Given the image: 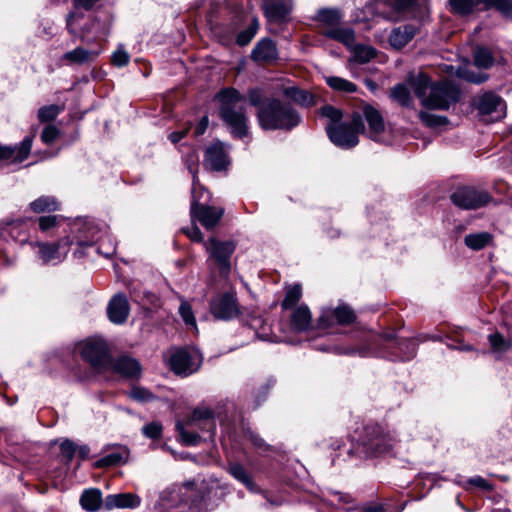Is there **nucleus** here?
Listing matches in <instances>:
<instances>
[{"label": "nucleus", "instance_id": "nucleus-1", "mask_svg": "<svg viewBox=\"0 0 512 512\" xmlns=\"http://www.w3.org/2000/svg\"><path fill=\"white\" fill-rule=\"evenodd\" d=\"M408 82L421 104L428 109L447 110L459 100L460 91L450 81L432 83L427 75L418 73L410 76Z\"/></svg>", "mask_w": 512, "mask_h": 512}, {"label": "nucleus", "instance_id": "nucleus-48", "mask_svg": "<svg viewBox=\"0 0 512 512\" xmlns=\"http://www.w3.org/2000/svg\"><path fill=\"white\" fill-rule=\"evenodd\" d=\"M162 425L159 422H151L142 428V433L150 439H158L162 434Z\"/></svg>", "mask_w": 512, "mask_h": 512}, {"label": "nucleus", "instance_id": "nucleus-49", "mask_svg": "<svg viewBox=\"0 0 512 512\" xmlns=\"http://www.w3.org/2000/svg\"><path fill=\"white\" fill-rule=\"evenodd\" d=\"M489 342H490L492 349L496 352L506 351L509 347V344L507 343V341L499 333L490 334Z\"/></svg>", "mask_w": 512, "mask_h": 512}, {"label": "nucleus", "instance_id": "nucleus-9", "mask_svg": "<svg viewBox=\"0 0 512 512\" xmlns=\"http://www.w3.org/2000/svg\"><path fill=\"white\" fill-rule=\"evenodd\" d=\"M202 361V354L197 349H178L169 358L171 370L182 377L197 372Z\"/></svg>", "mask_w": 512, "mask_h": 512}, {"label": "nucleus", "instance_id": "nucleus-59", "mask_svg": "<svg viewBox=\"0 0 512 512\" xmlns=\"http://www.w3.org/2000/svg\"><path fill=\"white\" fill-rule=\"evenodd\" d=\"M189 129H190V126L186 127L183 130L172 132L169 135V139L171 140L172 143L176 144L187 135Z\"/></svg>", "mask_w": 512, "mask_h": 512}, {"label": "nucleus", "instance_id": "nucleus-20", "mask_svg": "<svg viewBox=\"0 0 512 512\" xmlns=\"http://www.w3.org/2000/svg\"><path fill=\"white\" fill-rule=\"evenodd\" d=\"M107 314L112 323L123 324L129 315L127 297L122 293L116 294L108 304Z\"/></svg>", "mask_w": 512, "mask_h": 512}, {"label": "nucleus", "instance_id": "nucleus-23", "mask_svg": "<svg viewBox=\"0 0 512 512\" xmlns=\"http://www.w3.org/2000/svg\"><path fill=\"white\" fill-rule=\"evenodd\" d=\"M102 51L103 48L86 49L77 47L72 51L66 52L62 56V60L66 61L68 64L83 65L95 61Z\"/></svg>", "mask_w": 512, "mask_h": 512}, {"label": "nucleus", "instance_id": "nucleus-18", "mask_svg": "<svg viewBox=\"0 0 512 512\" xmlns=\"http://www.w3.org/2000/svg\"><path fill=\"white\" fill-rule=\"evenodd\" d=\"M108 369H112L125 378L138 379L141 376L140 363L129 356H121L114 362L110 359Z\"/></svg>", "mask_w": 512, "mask_h": 512}, {"label": "nucleus", "instance_id": "nucleus-63", "mask_svg": "<svg viewBox=\"0 0 512 512\" xmlns=\"http://www.w3.org/2000/svg\"><path fill=\"white\" fill-rule=\"evenodd\" d=\"M383 507L381 505L368 506L363 509V512H382Z\"/></svg>", "mask_w": 512, "mask_h": 512}, {"label": "nucleus", "instance_id": "nucleus-50", "mask_svg": "<svg viewBox=\"0 0 512 512\" xmlns=\"http://www.w3.org/2000/svg\"><path fill=\"white\" fill-rule=\"evenodd\" d=\"M257 23H253L249 28L240 32L237 36V43L240 46H245L251 42L256 34Z\"/></svg>", "mask_w": 512, "mask_h": 512}, {"label": "nucleus", "instance_id": "nucleus-7", "mask_svg": "<svg viewBox=\"0 0 512 512\" xmlns=\"http://www.w3.org/2000/svg\"><path fill=\"white\" fill-rule=\"evenodd\" d=\"M360 444L367 454L380 455L392 449L394 440L381 426L370 425L364 428Z\"/></svg>", "mask_w": 512, "mask_h": 512}, {"label": "nucleus", "instance_id": "nucleus-17", "mask_svg": "<svg viewBox=\"0 0 512 512\" xmlns=\"http://www.w3.org/2000/svg\"><path fill=\"white\" fill-rule=\"evenodd\" d=\"M32 147V138L25 137L19 146L10 147L0 144V161H7L10 163H20L24 161Z\"/></svg>", "mask_w": 512, "mask_h": 512}, {"label": "nucleus", "instance_id": "nucleus-6", "mask_svg": "<svg viewBox=\"0 0 512 512\" xmlns=\"http://www.w3.org/2000/svg\"><path fill=\"white\" fill-rule=\"evenodd\" d=\"M451 11L465 16L495 8L504 17L512 18V0H449Z\"/></svg>", "mask_w": 512, "mask_h": 512}, {"label": "nucleus", "instance_id": "nucleus-10", "mask_svg": "<svg viewBox=\"0 0 512 512\" xmlns=\"http://www.w3.org/2000/svg\"><path fill=\"white\" fill-rule=\"evenodd\" d=\"M82 358L89 362L97 371H106L110 365L107 346L101 339H89L80 346Z\"/></svg>", "mask_w": 512, "mask_h": 512}, {"label": "nucleus", "instance_id": "nucleus-22", "mask_svg": "<svg viewBox=\"0 0 512 512\" xmlns=\"http://www.w3.org/2000/svg\"><path fill=\"white\" fill-rule=\"evenodd\" d=\"M293 6L292 0H264L263 9L265 16L271 21L285 18Z\"/></svg>", "mask_w": 512, "mask_h": 512}, {"label": "nucleus", "instance_id": "nucleus-39", "mask_svg": "<svg viewBox=\"0 0 512 512\" xmlns=\"http://www.w3.org/2000/svg\"><path fill=\"white\" fill-rule=\"evenodd\" d=\"M64 105H47L38 110V119L41 122H49L54 120L63 110Z\"/></svg>", "mask_w": 512, "mask_h": 512}, {"label": "nucleus", "instance_id": "nucleus-51", "mask_svg": "<svg viewBox=\"0 0 512 512\" xmlns=\"http://www.w3.org/2000/svg\"><path fill=\"white\" fill-rule=\"evenodd\" d=\"M59 216L50 215V216H42L38 219L39 229L42 232H47L53 227L57 225Z\"/></svg>", "mask_w": 512, "mask_h": 512}, {"label": "nucleus", "instance_id": "nucleus-25", "mask_svg": "<svg viewBox=\"0 0 512 512\" xmlns=\"http://www.w3.org/2000/svg\"><path fill=\"white\" fill-rule=\"evenodd\" d=\"M416 33L417 29L412 24L396 27L389 35V43L394 49H401L414 38Z\"/></svg>", "mask_w": 512, "mask_h": 512}, {"label": "nucleus", "instance_id": "nucleus-30", "mask_svg": "<svg viewBox=\"0 0 512 512\" xmlns=\"http://www.w3.org/2000/svg\"><path fill=\"white\" fill-rule=\"evenodd\" d=\"M128 458V450L125 447H120L114 452L104 456L97 460L94 464L96 468H104L110 466H116L125 463Z\"/></svg>", "mask_w": 512, "mask_h": 512}, {"label": "nucleus", "instance_id": "nucleus-14", "mask_svg": "<svg viewBox=\"0 0 512 512\" xmlns=\"http://www.w3.org/2000/svg\"><path fill=\"white\" fill-rule=\"evenodd\" d=\"M475 106L483 116H489L491 121H498L506 115V104L503 99L492 93L485 92L475 99Z\"/></svg>", "mask_w": 512, "mask_h": 512}, {"label": "nucleus", "instance_id": "nucleus-41", "mask_svg": "<svg viewBox=\"0 0 512 512\" xmlns=\"http://www.w3.org/2000/svg\"><path fill=\"white\" fill-rule=\"evenodd\" d=\"M129 397L141 403L150 402L156 398L152 392L141 386H133L129 392Z\"/></svg>", "mask_w": 512, "mask_h": 512}, {"label": "nucleus", "instance_id": "nucleus-44", "mask_svg": "<svg viewBox=\"0 0 512 512\" xmlns=\"http://www.w3.org/2000/svg\"><path fill=\"white\" fill-rule=\"evenodd\" d=\"M130 56L124 49L123 45H119L111 56V62L114 66L124 67L129 63Z\"/></svg>", "mask_w": 512, "mask_h": 512}, {"label": "nucleus", "instance_id": "nucleus-15", "mask_svg": "<svg viewBox=\"0 0 512 512\" xmlns=\"http://www.w3.org/2000/svg\"><path fill=\"white\" fill-rule=\"evenodd\" d=\"M211 313L214 317L228 320L238 315L239 308L235 293L226 292L215 297L210 304Z\"/></svg>", "mask_w": 512, "mask_h": 512}, {"label": "nucleus", "instance_id": "nucleus-62", "mask_svg": "<svg viewBox=\"0 0 512 512\" xmlns=\"http://www.w3.org/2000/svg\"><path fill=\"white\" fill-rule=\"evenodd\" d=\"M89 452H90V449L88 446L84 445V446H81L79 447L78 449V454L79 456L82 458V459H85L88 457L89 455Z\"/></svg>", "mask_w": 512, "mask_h": 512}, {"label": "nucleus", "instance_id": "nucleus-35", "mask_svg": "<svg viewBox=\"0 0 512 512\" xmlns=\"http://www.w3.org/2000/svg\"><path fill=\"white\" fill-rule=\"evenodd\" d=\"M229 473L239 482H241L249 490H254V482L249 472L238 463H232L229 465Z\"/></svg>", "mask_w": 512, "mask_h": 512}, {"label": "nucleus", "instance_id": "nucleus-42", "mask_svg": "<svg viewBox=\"0 0 512 512\" xmlns=\"http://www.w3.org/2000/svg\"><path fill=\"white\" fill-rule=\"evenodd\" d=\"M301 296H302L301 286L298 284L292 286L286 292V296L281 304L282 308L288 309V308L294 306L300 300Z\"/></svg>", "mask_w": 512, "mask_h": 512}, {"label": "nucleus", "instance_id": "nucleus-3", "mask_svg": "<svg viewBox=\"0 0 512 512\" xmlns=\"http://www.w3.org/2000/svg\"><path fill=\"white\" fill-rule=\"evenodd\" d=\"M216 99L220 103V115L237 138L248 135L247 117L243 104L245 97L234 88L222 89Z\"/></svg>", "mask_w": 512, "mask_h": 512}, {"label": "nucleus", "instance_id": "nucleus-58", "mask_svg": "<svg viewBox=\"0 0 512 512\" xmlns=\"http://www.w3.org/2000/svg\"><path fill=\"white\" fill-rule=\"evenodd\" d=\"M248 99H249L250 104L253 106H257L258 109L263 104V101L261 100L262 96H261V93L259 90H251L248 93Z\"/></svg>", "mask_w": 512, "mask_h": 512}, {"label": "nucleus", "instance_id": "nucleus-21", "mask_svg": "<svg viewBox=\"0 0 512 512\" xmlns=\"http://www.w3.org/2000/svg\"><path fill=\"white\" fill-rule=\"evenodd\" d=\"M363 116L368 124V136L374 141H381V134L385 130V124L382 115L378 110L370 105L363 108Z\"/></svg>", "mask_w": 512, "mask_h": 512}, {"label": "nucleus", "instance_id": "nucleus-33", "mask_svg": "<svg viewBox=\"0 0 512 512\" xmlns=\"http://www.w3.org/2000/svg\"><path fill=\"white\" fill-rule=\"evenodd\" d=\"M342 15L338 9L323 8L317 12L316 19L327 28L335 27L339 24Z\"/></svg>", "mask_w": 512, "mask_h": 512}, {"label": "nucleus", "instance_id": "nucleus-37", "mask_svg": "<svg viewBox=\"0 0 512 512\" xmlns=\"http://www.w3.org/2000/svg\"><path fill=\"white\" fill-rule=\"evenodd\" d=\"M350 50L353 52V60L358 63H367L376 56V50L368 45H354Z\"/></svg>", "mask_w": 512, "mask_h": 512}, {"label": "nucleus", "instance_id": "nucleus-64", "mask_svg": "<svg viewBox=\"0 0 512 512\" xmlns=\"http://www.w3.org/2000/svg\"><path fill=\"white\" fill-rule=\"evenodd\" d=\"M251 440L254 443V445L259 448H262L265 445L264 441L261 438H259L258 436L251 435Z\"/></svg>", "mask_w": 512, "mask_h": 512}, {"label": "nucleus", "instance_id": "nucleus-24", "mask_svg": "<svg viewBox=\"0 0 512 512\" xmlns=\"http://www.w3.org/2000/svg\"><path fill=\"white\" fill-rule=\"evenodd\" d=\"M140 505V498L133 493H120L108 495L104 500V506L108 510L115 508H136Z\"/></svg>", "mask_w": 512, "mask_h": 512}, {"label": "nucleus", "instance_id": "nucleus-11", "mask_svg": "<svg viewBox=\"0 0 512 512\" xmlns=\"http://www.w3.org/2000/svg\"><path fill=\"white\" fill-rule=\"evenodd\" d=\"M450 199L455 206L469 210L487 205L492 200V197L484 190L461 187L451 194Z\"/></svg>", "mask_w": 512, "mask_h": 512}, {"label": "nucleus", "instance_id": "nucleus-32", "mask_svg": "<svg viewBox=\"0 0 512 512\" xmlns=\"http://www.w3.org/2000/svg\"><path fill=\"white\" fill-rule=\"evenodd\" d=\"M473 61L475 66L480 69H489L495 63L491 50L482 46L475 48L473 52Z\"/></svg>", "mask_w": 512, "mask_h": 512}, {"label": "nucleus", "instance_id": "nucleus-53", "mask_svg": "<svg viewBox=\"0 0 512 512\" xmlns=\"http://www.w3.org/2000/svg\"><path fill=\"white\" fill-rule=\"evenodd\" d=\"M59 135V130L54 125H47L41 134V139L44 143H52Z\"/></svg>", "mask_w": 512, "mask_h": 512}, {"label": "nucleus", "instance_id": "nucleus-2", "mask_svg": "<svg viewBox=\"0 0 512 512\" xmlns=\"http://www.w3.org/2000/svg\"><path fill=\"white\" fill-rule=\"evenodd\" d=\"M259 125L264 130H291L298 126L301 117L288 103L266 99L257 112Z\"/></svg>", "mask_w": 512, "mask_h": 512}, {"label": "nucleus", "instance_id": "nucleus-54", "mask_svg": "<svg viewBox=\"0 0 512 512\" xmlns=\"http://www.w3.org/2000/svg\"><path fill=\"white\" fill-rule=\"evenodd\" d=\"M190 171L192 172V175L194 173L196 175L197 196L200 197V203L207 205L211 200V194L200 184L199 179L197 177V172L193 171L191 168Z\"/></svg>", "mask_w": 512, "mask_h": 512}, {"label": "nucleus", "instance_id": "nucleus-47", "mask_svg": "<svg viewBox=\"0 0 512 512\" xmlns=\"http://www.w3.org/2000/svg\"><path fill=\"white\" fill-rule=\"evenodd\" d=\"M179 313L183 319V321L187 324L192 326L194 329H197L196 326V320L192 311L191 306L189 303L183 301L179 307Z\"/></svg>", "mask_w": 512, "mask_h": 512}, {"label": "nucleus", "instance_id": "nucleus-5", "mask_svg": "<svg viewBox=\"0 0 512 512\" xmlns=\"http://www.w3.org/2000/svg\"><path fill=\"white\" fill-rule=\"evenodd\" d=\"M364 130V123L360 114H354L350 123L328 124L326 126L331 142L344 149L355 147L359 142L358 134L364 132Z\"/></svg>", "mask_w": 512, "mask_h": 512}, {"label": "nucleus", "instance_id": "nucleus-8", "mask_svg": "<svg viewBox=\"0 0 512 512\" xmlns=\"http://www.w3.org/2000/svg\"><path fill=\"white\" fill-rule=\"evenodd\" d=\"M192 200L190 214L193 220L199 221L206 229H213L221 220L224 210L210 205L201 204L197 196L196 175L192 176Z\"/></svg>", "mask_w": 512, "mask_h": 512}, {"label": "nucleus", "instance_id": "nucleus-38", "mask_svg": "<svg viewBox=\"0 0 512 512\" xmlns=\"http://www.w3.org/2000/svg\"><path fill=\"white\" fill-rule=\"evenodd\" d=\"M326 82L329 87L336 91L353 93L357 90V87L354 83L340 77H328Z\"/></svg>", "mask_w": 512, "mask_h": 512}, {"label": "nucleus", "instance_id": "nucleus-43", "mask_svg": "<svg viewBox=\"0 0 512 512\" xmlns=\"http://www.w3.org/2000/svg\"><path fill=\"white\" fill-rule=\"evenodd\" d=\"M420 120L428 127H438L446 124L447 118L443 116H437L430 112L421 111L419 113Z\"/></svg>", "mask_w": 512, "mask_h": 512}, {"label": "nucleus", "instance_id": "nucleus-61", "mask_svg": "<svg viewBox=\"0 0 512 512\" xmlns=\"http://www.w3.org/2000/svg\"><path fill=\"white\" fill-rule=\"evenodd\" d=\"M25 223H26V220H16V221H13L12 223H10L11 228H10L9 233L11 234V236L18 238V236H19V235H18V234H16V230H17L20 226H22L23 224H25Z\"/></svg>", "mask_w": 512, "mask_h": 512}, {"label": "nucleus", "instance_id": "nucleus-19", "mask_svg": "<svg viewBox=\"0 0 512 512\" xmlns=\"http://www.w3.org/2000/svg\"><path fill=\"white\" fill-rule=\"evenodd\" d=\"M228 164V157L222 143H213L207 148L204 159L206 167L214 171H221L226 169Z\"/></svg>", "mask_w": 512, "mask_h": 512}, {"label": "nucleus", "instance_id": "nucleus-31", "mask_svg": "<svg viewBox=\"0 0 512 512\" xmlns=\"http://www.w3.org/2000/svg\"><path fill=\"white\" fill-rule=\"evenodd\" d=\"M284 94L288 98L302 106L310 107L315 105L314 95L307 92L306 90L299 89L295 86L286 88L284 90Z\"/></svg>", "mask_w": 512, "mask_h": 512}, {"label": "nucleus", "instance_id": "nucleus-27", "mask_svg": "<svg viewBox=\"0 0 512 512\" xmlns=\"http://www.w3.org/2000/svg\"><path fill=\"white\" fill-rule=\"evenodd\" d=\"M322 34L330 39L338 41L345 45L348 49L352 48L355 43V34L351 28L335 26L330 28H325Z\"/></svg>", "mask_w": 512, "mask_h": 512}, {"label": "nucleus", "instance_id": "nucleus-46", "mask_svg": "<svg viewBox=\"0 0 512 512\" xmlns=\"http://www.w3.org/2000/svg\"><path fill=\"white\" fill-rule=\"evenodd\" d=\"M458 76L465 79L468 82L480 84L488 79V75L485 73H475L469 69L459 70Z\"/></svg>", "mask_w": 512, "mask_h": 512}, {"label": "nucleus", "instance_id": "nucleus-26", "mask_svg": "<svg viewBox=\"0 0 512 512\" xmlns=\"http://www.w3.org/2000/svg\"><path fill=\"white\" fill-rule=\"evenodd\" d=\"M277 57V48L271 39L259 41L251 53L252 60L256 62H270L277 59Z\"/></svg>", "mask_w": 512, "mask_h": 512}, {"label": "nucleus", "instance_id": "nucleus-45", "mask_svg": "<svg viewBox=\"0 0 512 512\" xmlns=\"http://www.w3.org/2000/svg\"><path fill=\"white\" fill-rule=\"evenodd\" d=\"M320 113L323 117H326L331 121L330 124H334V125H339L340 124L339 122L343 116L341 110H339L331 105H326V106L322 107Z\"/></svg>", "mask_w": 512, "mask_h": 512}, {"label": "nucleus", "instance_id": "nucleus-28", "mask_svg": "<svg viewBox=\"0 0 512 512\" xmlns=\"http://www.w3.org/2000/svg\"><path fill=\"white\" fill-rule=\"evenodd\" d=\"M311 313L307 306L297 307L291 315L292 328L297 332L306 331L311 325Z\"/></svg>", "mask_w": 512, "mask_h": 512}, {"label": "nucleus", "instance_id": "nucleus-36", "mask_svg": "<svg viewBox=\"0 0 512 512\" xmlns=\"http://www.w3.org/2000/svg\"><path fill=\"white\" fill-rule=\"evenodd\" d=\"M30 207L35 213L51 212L59 209V203L54 197L42 196L31 202Z\"/></svg>", "mask_w": 512, "mask_h": 512}, {"label": "nucleus", "instance_id": "nucleus-12", "mask_svg": "<svg viewBox=\"0 0 512 512\" xmlns=\"http://www.w3.org/2000/svg\"><path fill=\"white\" fill-rule=\"evenodd\" d=\"M207 252L218 266L220 273L227 275L230 271V258L235 251L233 241H220L216 238H210L204 243Z\"/></svg>", "mask_w": 512, "mask_h": 512}, {"label": "nucleus", "instance_id": "nucleus-55", "mask_svg": "<svg viewBox=\"0 0 512 512\" xmlns=\"http://www.w3.org/2000/svg\"><path fill=\"white\" fill-rule=\"evenodd\" d=\"M468 484L479 487L483 490L490 491L492 490V485L487 482L484 478L481 476H475L468 480Z\"/></svg>", "mask_w": 512, "mask_h": 512}, {"label": "nucleus", "instance_id": "nucleus-40", "mask_svg": "<svg viewBox=\"0 0 512 512\" xmlns=\"http://www.w3.org/2000/svg\"><path fill=\"white\" fill-rule=\"evenodd\" d=\"M390 95L394 101L398 102L402 106H409L412 100L409 89L403 84L394 86Z\"/></svg>", "mask_w": 512, "mask_h": 512}, {"label": "nucleus", "instance_id": "nucleus-29", "mask_svg": "<svg viewBox=\"0 0 512 512\" xmlns=\"http://www.w3.org/2000/svg\"><path fill=\"white\" fill-rule=\"evenodd\" d=\"M80 503L83 509L87 511L95 512L99 510L102 503L104 504L101 491L96 488L85 490L81 495Z\"/></svg>", "mask_w": 512, "mask_h": 512}, {"label": "nucleus", "instance_id": "nucleus-4", "mask_svg": "<svg viewBox=\"0 0 512 512\" xmlns=\"http://www.w3.org/2000/svg\"><path fill=\"white\" fill-rule=\"evenodd\" d=\"M176 428L184 444L196 445L200 436L192 430L199 429L214 434L216 430L214 413L208 407H199L192 412L185 424L178 422Z\"/></svg>", "mask_w": 512, "mask_h": 512}, {"label": "nucleus", "instance_id": "nucleus-52", "mask_svg": "<svg viewBox=\"0 0 512 512\" xmlns=\"http://www.w3.org/2000/svg\"><path fill=\"white\" fill-rule=\"evenodd\" d=\"M60 451L62 457L67 461L70 462L73 459V456L75 454L76 448L73 442L69 440H64L60 444Z\"/></svg>", "mask_w": 512, "mask_h": 512}, {"label": "nucleus", "instance_id": "nucleus-16", "mask_svg": "<svg viewBox=\"0 0 512 512\" xmlns=\"http://www.w3.org/2000/svg\"><path fill=\"white\" fill-rule=\"evenodd\" d=\"M356 315L354 311L346 305H340L335 309L323 310L319 317L318 324L321 328H329L334 324L348 325L355 321Z\"/></svg>", "mask_w": 512, "mask_h": 512}, {"label": "nucleus", "instance_id": "nucleus-13", "mask_svg": "<svg viewBox=\"0 0 512 512\" xmlns=\"http://www.w3.org/2000/svg\"><path fill=\"white\" fill-rule=\"evenodd\" d=\"M72 243L73 240L69 237H64L54 243L37 241L31 243V246L38 248V257L43 261V263L56 264L62 262L67 257Z\"/></svg>", "mask_w": 512, "mask_h": 512}, {"label": "nucleus", "instance_id": "nucleus-57", "mask_svg": "<svg viewBox=\"0 0 512 512\" xmlns=\"http://www.w3.org/2000/svg\"><path fill=\"white\" fill-rule=\"evenodd\" d=\"M183 232L192 241H195V242H202L203 241V235H202L200 229L197 226H192L191 228L184 229Z\"/></svg>", "mask_w": 512, "mask_h": 512}, {"label": "nucleus", "instance_id": "nucleus-34", "mask_svg": "<svg viewBox=\"0 0 512 512\" xmlns=\"http://www.w3.org/2000/svg\"><path fill=\"white\" fill-rule=\"evenodd\" d=\"M492 240V236L488 232H480L468 234L464 238L465 245L472 250H481L486 247Z\"/></svg>", "mask_w": 512, "mask_h": 512}, {"label": "nucleus", "instance_id": "nucleus-56", "mask_svg": "<svg viewBox=\"0 0 512 512\" xmlns=\"http://www.w3.org/2000/svg\"><path fill=\"white\" fill-rule=\"evenodd\" d=\"M264 324V321L261 317H253L249 323L250 327L252 329L255 330V334L257 335V337L261 338V339H267V334L266 333H261L259 331V329L263 326Z\"/></svg>", "mask_w": 512, "mask_h": 512}, {"label": "nucleus", "instance_id": "nucleus-60", "mask_svg": "<svg viewBox=\"0 0 512 512\" xmlns=\"http://www.w3.org/2000/svg\"><path fill=\"white\" fill-rule=\"evenodd\" d=\"M208 123H209L208 116L202 117V119L200 120L198 126L195 129L196 135L203 134L206 131L207 127H208Z\"/></svg>", "mask_w": 512, "mask_h": 512}]
</instances>
